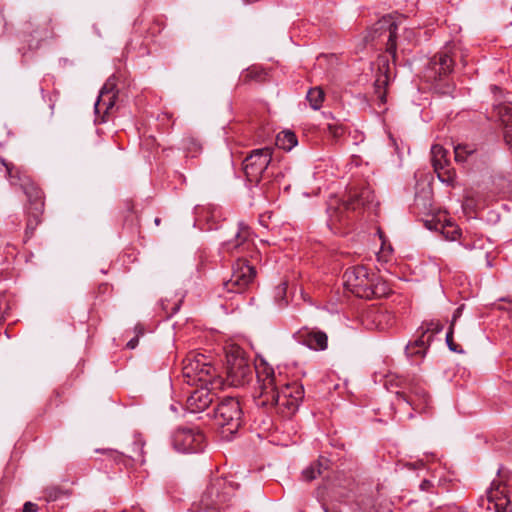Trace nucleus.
I'll return each mask as SVG.
<instances>
[{
  "mask_svg": "<svg viewBox=\"0 0 512 512\" xmlns=\"http://www.w3.org/2000/svg\"><path fill=\"white\" fill-rule=\"evenodd\" d=\"M256 372L258 395L256 404L266 410H274L283 418H290L296 413L304 397V389L298 383L282 384L274 369L264 360L252 366L242 355L227 358V380L234 387L244 386Z\"/></svg>",
  "mask_w": 512,
  "mask_h": 512,
  "instance_id": "nucleus-1",
  "label": "nucleus"
},
{
  "mask_svg": "<svg viewBox=\"0 0 512 512\" xmlns=\"http://www.w3.org/2000/svg\"><path fill=\"white\" fill-rule=\"evenodd\" d=\"M343 279L345 287L359 298L372 299L390 293L388 284L376 274H369L363 266L348 268Z\"/></svg>",
  "mask_w": 512,
  "mask_h": 512,
  "instance_id": "nucleus-2",
  "label": "nucleus"
},
{
  "mask_svg": "<svg viewBox=\"0 0 512 512\" xmlns=\"http://www.w3.org/2000/svg\"><path fill=\"white\" fill-rule=\"evenodd\" d=\"M236 490V484L225 477H213L203 492L200 503V512H219L231 500Z\"/></svg>",
  "mask_w": 512,
  "mask_h": 512,
  "instance_id": "nucleus-3",
  "label": "nucleus"
},
{
  "mask_svg": "<svg viewBox=\"0 0 512 512\" xmlns=\"http://www.w3.org/2000/svg\"><path fill=\"white\" fill-rule=\"evenodd\" d=\"M182 371L189 385H210L215 388L219 384L216 369L202 354L187 357Z\"/></svg>",
  "mask_w": 512,
  "mask_h": 512,
  "instance_id": "nucleus-4",
  "label": "nucleus"
},
{
  "mask_svg": "<svg viewBox=\"0 0 512 512\" xmlns=\"http://www.w3.org/2000/svg\"><path fill=\"white\" fill-rule=\"evenodd\" d=\"M215 420L222 428V435L235 434L242 422V410L239 401L233 397L224 398L215 409Z\"/></svg>",
  "mask_w": 512,
  "mask_h": 512,
  "instance_id": "nucleus-5",
  "label": "nucleus"
},
{
  "mask_svg": "<svg viewBox=\"0 0 512 512\" xmlns=\"http://www.w3.org/2000/svg\"><path fill=\"white\" fill-rule=\"evenodd\" d=\"M374 198L372 190L367 186L351 189L348 198L340 206L333 208L332 204L329 205L330 218L332 221L342 222L344 211L356 210L360 207H370L374 202Z\"/></svg>",
  "mask_w": 512,
  "mask_h": 512,
  "instance_id": "nucleus-6",
  "label": "nucleus"
},
{
  "mask_svg": "<svg viewBox=\"0 0 512 512\" xmlns=\"http://www.w3.org/2000/svg\"><path fill=\"white\" fill-rule=\"evenodd\" d=\"M272 160L271 148L265 147L253 150L243 162V170L250 183H259L265 176Z\"/></svg>",
  "mask_w": 512,
  "mask_h": 512,
  "instance_id": "nucleus-7",
  "label": "nucleus"
},
{
  "mask_svg": "<svg viewBox=\"0 0 512 512\" xmlns=\"http://www.w3.org/2000/svg\"><path fill=\"white\" fill-rule=\"evenodd\" d=\"M256 271L253 266L249 265L245 260H237L233 265L230 278L224 281V289L228 292L242 293L252 283Z\"/></svg>",
  "mask_w": 512,
  "mask_h": 512,
  "instance_id": "nucleus-8",
  "label": "nucleus"
},
{
  "mask_svg": "<svg viewBox=\"0 0 512 512\" xmlns=\"http://www.w3.org/2000/svg\"><path fill=\"white\" fill-rule=\"evenodd\" d=\"M174 448L182 453H197L203 449L204 435L191 428L177 429L172 438Z\"/></svg>",
  "mask_w": 512,
  "mask_h": 512,
  "instance_id": "nucleus-9",
  "label": "nucleus"
},
{
  "mask_svg": "<svg viewBox=\"0 0 512 512\" xmlns=\"http://www.w3.org/2000/svg\"><path fill=\"white\" fill-rule=\"evenodd\" d=\"M397 30L398 25L392 20L391 17H383L374 25L372 30L375 34L372 36V40L379 38L383 41H386V51L392 56L393 59L396 58Z\"/></svg>",
  "mask_w": 512,
  "mask_h": 512,
  "instance_id": "nucleus-10",
  "label": "nucleus"
},
{
  "mask_svg": "<svg viewBox=\"0 0 512 512\" xmlns=\"http://www.w3.org/2000/svg\"><path fill=\"white\" fill-rule=\"evenodd\" d=\"M453 60L448 51H441L433 56L428 64L425 77L428 81H436L449 74L453 69Z\"/></svg>",
  "mask_w": 512,
  "mask_h": 512,
  "instance_id": "nucleus-11",
  "label": "nucleus"
},
{
  "mask_svg": "<svg viewBox=\"0 0 512 512\" xmlns=\"http://www.w3.org/2000/svg\"><path fill=\"white\" fill-rule=\"evenodd\" d=\"M295 338L299 343L315 351H324L328 347L327 334L317 329L302 328L296 332Z\"/></svg>",
  "mask_w": 512,
  "mask_h": 512,
  "instance_id": "nucleus-12",
  "label": "nucleus"
},
{
  "mask_svg": "<svg viewBox=\"0 0 512 512\" xmlns=\"http://www.w3.org/2000/svg\"><path fill=\"white\" fill-rule=\"evenodd\" d=\"M116 86V77H109L100 90V94L95 103V112L97 114H100L101 112L107 114L114 107L116 100Z\"/></svg>",
  "mask_w": 512,
  "mask_h": 512,
  "instance_id": "nucleus-13",
  "label": "nucleus"
},
{
  "mask_svg": "<svg viewBox=\"0 0 512 512\" xmlns=\"http://www.w3.org/2000/svg\"><path fill=\"white\" fill-rule=\"evenodd\" d=\"M209 386L210 385H200V388L195 389L188 396L186 406L191 413L201 412L212 403L214 394L211 392V389L213 388Z\"/></svg>",
  "mask_w": 512,
  "mask_h": 512,
  "instance_id": "nucleus-14",
  "label": "nucleus"
},
{
  "mask_svg": "<svg viewBox=\"0 0 512 512\" xmlns=\"http://www.w3.org/2000/svg\"><path fill=\"white\" fill-rule=\"evenodd\" d=\"M396 396L398 400L407 403L416 411L423 412L428 408L429 396L424 388L420 386L411 387L408 393L397 391Z\"/></svg>",
  "mask_w": 512,
  "mask_h": 512,
  "instance_id": "nucleus-15",
  "label": "nucleus"
},
{
  "mask_svg": "<svg viewBox=\"0 0 512 512\" xmlns=\"http://www.w3.org/2000/svg\"><path fill=\"white\" fill-rule=\"evenodd\" d=\"M494 112L503 127L504 139L512 152V103L503 102L494 105Z\"/></svg>",
  "mask_w": 512,
  "mask_h": 512,
  "instance_id": "nucleus-16",
  "label": "nucleus"
},
{
  "mask_svg": "<svg viewBox=\"0 0 512 512\" xmlns=\"http://www.w3.org/2000/svg\"><path fill=\"white\" fill-rule=\"evenodd\" d=\"M366 326L370 329L385 330L394 323V315L385 309H373L366 314Z\"/></svg>",
  "mask_w": 512,
  "mask_h": 512,
  "instance_id": "nucleus-17",
  "label": "nucleus"
},
{
  "mask_svg": "<svg viewBox=\"0 0 512 512\" xmlns=\"http://www.w3.org/2000/svg\"><path fill=\"white\" fill-rule=\"evenodd\" d=\"M0 172L5 173V177L13 186H20L22 188L30 180L24 170L4 158H0Z\"/></svg>",
  "mask_w": 512,
  "mask_h": 512,
  "instance_id": "nucleus-18",
  "label": "nucleus"
},
{
  "mask_svg": "<svg viewBox=\"0 0 512 512\" xmlns=\"http://www.w3.org/2000/svg\"><path fill=\"white\" fill-rule=\"evenodd\" d=\"M250 236L249 228L240 223L235 234V239L224 242V247L227 251L239 250L245 252L249 250L251 246Z\"/></svg>",
  "mask_w": 512,
  "mask_h": 512,
  "instance_id": "nucleus-19",
  "label": "nucleus"
},
{
  "mask_svg": "<svg viewBox=\"0 0 512 512\" xmlns=\"http://www.w3.org/2000/svg\"><path fill=\"white\" fill-rule=\"evenodd\" d=\"M489 502L494 503L495 512H506V505L509 503L505 487L499 481H492L487 490Z\"/></svg>",
  "mask_w": 512,
  "mask_h": 512,
  "instance_id": "nucleus-20",
  "label": "nucleus"
},
{
  "mask_svg": "<svg viewBox=\"0 0 512 512\" xmlns=\"http://www.w3.org/2000/svg\"><path fill=\"white\" fill-rule=\"evenodd\" d=\"M24 193L29 199L30 207L28 210H34L33 215L38 217L42 214L44 209L43 193L42 191L29 180L27 184L22 187Z\"/></svg>",
  "mask_w": 512,
  "mask_h": 512,
  "instance_id": "nucleus-21",
  "label": "nucleus"
},
{
  "mask_svg": "<svg viewBox=\"0 0 512 512\" xmlns=\"http://www.w3.org/2000/svg\"><path fill=\"white\" fill-rule=\"evenodd\" d=\"M427 334L422 331V334L416 339L414 342H410L406 346V354L409 357H413L415 355L424 356L431 340V336H426Z\"/></svg>",
  "mask_w": 512,
  "mask_h": 512,
  "instance_id": "nucleus-22",
  "label": "nucleus"
},
{
  "mask_svg": "<svg viewBox=\"0 0 512 512\" xmlns=\"http://www.w3.org/2000/svg\"><path fill=\"white\" fill-rule=\"evenodd\" d=\"M447 150L441 145L435 144L431 148V161L434 170L443 169V165H448L449 160L447 158Z\"/></svg>",
  "mask_w": 512,
  "mask_h": 512,
  "instance_id": "nucleus-23",
  "label": "nucleus"
},
{
  "mask_svg": "<svg viewBox=\"0 0 512 512\" xmlns=\"http://www.w3.org/2000/svg\"><path fill=\"white\" fill-rule=\"evenodd\" d=\"M323 469H327V460L319 459L302 471V477L306 481H312L321 475Z\"/></svg>",
  "mask_w": 512,
  "mask_h": 512,
  "instance_id": "nucleus-24",
  "label": "nucleus"
},
{
  "mask_svg": "<svg viewBox=\"0 0 512 512\" xmlns=\"http://www.w3.org/2000/svg\"><path fill=\"white\" fill-rule=\"evenodd\" d=\"M276 145L286 151H290L297 145V137L291 131H282L276 136Z\"/></svg>",
  "mask_w": 512,
  "mask_h": 512,
  "instance_id": "nucleus-25",
  "label": "nucleus"
},
{
  "mask_svg": "<svg viewBox=\"0 0 512 512\" xmlns=\"http://www.w3.org/2000/svg\"><path fill=\"white\" fill-rule=\"evenodd\" d=\"M475 153V147L470 144H459L454 148L455 160L457 162H465L472 158Z\"/></svg>",
  "mask_w": 512,
  "mask_h": 512,
  "instance_id": "nucleus-26",
  "label": "nucleus"
},
{
  "mask_svg": "<svg viewBox=\"0 0 512 512\" xmlns=\"http://www.w3.org/2000/svg\"><path fill=\"white\" fill-rule=\"evenodd\" d=\"M389 77L386 73L377 77L374 82L375 95L382 102H386V86L388 85Z\"/></svg>",
  "mask_w": 512,
  "mask_h": 512,
  "instance_id": "nucleus-27",
  "label": "nucleus"
},
{
  "mask_svg": "<svg viewBox=\"0 0 512 512\" xmlns=\"http://www.w3.org/2000/svg\"><path fill=\"white\" fill-rule=\"evenodd\" d=\"M307 100L310 103V106L317 110L321 107L323 99H324V92L321 88L315 87L311 88L307 93Z\"/></svg>",
  "mask_w": 512,
  "mask_h": 512,
  "instance_id": "nucleus-28",
  "label": "nucleus"
},
{
  "mask_svg": "<svg viewBox=\"0 0 512 512\" xmlns=\"http://www.w3.org/2000/svg\"><path fill=\"white\" fill-rule=\"evenodd\" d=\"M441 233L447 240L455 241L460 236V229L457 225L447 222L445 225H442Z\"/></svg>",
  "mask_w": 512,
  "mask_h": 512,
  "instance_id": "nucleus-29",
  "label": "nucleus"
},
{
  "mask_svg": "<svg viewBox=\"0 0 512 512\" xmlns=\"http://www.w3.org/2000/svg\"><path fill=\"white\" fill-rule=\"evenodd\" d=\"M264 78H265V72L263 70H261V69L255 68V67L247 69L241 75V79L244 82H249V81H252V80L262 81Z\"/></svg>",
  "mask_w": 512,
  "mask_h": 512,
  "instance_id": "nucleus-30",
  "label": "nucleus"
},
{
  "mask_svg": "<svg viewBox=\"0 0 512 512\" xmlns=\"http://www.w3.org/2000/svg\"><path fill=\"white\" fill-rule=\"evenodd\" d=\"M448 165H443V169L434 170L437 173L439 180L446 184H453L455 179V173L450 169Z\"/></svg>",
  "mask_w": 512,
  "mask_h": 512,
  "instance_id": "nucleus-31",
  "label": "nucleus"
},
{
  "mask_svg": "<svg viewBox=\"0 0 512 512\" xmlns=\"http://www.w3.org/2000/svg\"><path fill=\"white\" fill-rule=\"evenodd\" d=\"M33 32V37L38 41H43L53 37V31L48 24L44 25L42 28H37Z\"/></svg>",
  "mask_w": 512,
  "mask_h": 512,
  "instance_id": "nucleus-32",
  "label": "nucleus"
},
{
  "mask_svg": "<svg viewBox=\"0 0 512 512\" xmlns=\"http://www.w3.org/2000/svg\"><path fill=\"white\" fill-rule=\"evenodd\" d=\"M62 494V491L57 487H48L44 491V497L47 501H55Z\"/></svg>",
  "mask_w": 512,
  "mask_h": 512,
  "instance_id": "nucleus-33",
  "label": "nucleus"
},
{
  "mask_svg": "<svg viewBox=\"0 0 512 512\" xmlns=\"http://www.w3.org/2000/svg\"><path fill=\"white\" fill-rule=\"evenodd\" d=\"M327 129L329 131V134L335 139L341 137L345 132L344 127L336 123L328 124Z\"/></svg>",
  "mask_w": 512,
  "mask_h": 512,
  "instance_id": "nucleus-34",
  "label": "nucleus"
},
{
  "mask_svg": "<svg viewBox=\"0 0 512 512\" xmlns=\"http://www.w3.org/2000/svg\"><path fill=\"white\" fill-rule=\"evenodd\" d=\"M443 329V326L438 322H430L426 324V328L423 330L428 336L438 334Z\"/></svg>",
  "mask_w": 512,
  "mask_h": 512,
  "instance_id": "nucleus-35",
  "label": "nucleus"
},
{
  "mask_svg": "<svg viewBox=\"0 0 512 512\" xmlns=\"http://www.w3.org/2000/svg\"><path fill=\"white\" fill-rule=\"evenodd\" d=\"M33 212L34 210H28V214H29V219H28V222H27V228H26V234H28L29 232L32 233V231L35 229L36 225L40 222V215L38 217H35L33 215Z\"/></svg>",
  "mask_w": 512,
  "mask_h": 512,
  "instance_id": "nucleus-36",
  "label": "nucleus"
},
{
  "mask_svg": "<svg viewBox=\"0 0 512 512\" xmlns=\"http://www.w3.org/2000/svg\"><path fill=\"white\" fill-rule=\"evenodd\" d=\"M453 323H451L449 330L446 334V343L451 351L458 352L457 345L453 342Z\"/></svg>",
  "mask_w": 512,
  "mask_h": 512,
  "instance_id": "nucleus-37",
  "label": "nucleus"
},
{
  "mask_svg": "<svg viewBox=\"0 0 512 512\" xmlns=\"http://www.w3.org/2000/svg\"><path fill=\"white\" fill-rule=\"evenodd\" d=\"M161 305H162V308L165 310L167 316H172L178 312V310L180 308V301H178L177 303H174L171 307L169 306L168 303L166 304L165 301H162Z\"/></svg>",
  "mask_w": 512,
  "mask_h": 512,
  "instance_id": "nucleus-38",
  "label": "nucleus"
},
{
  "mask_svg": "<svg viewBox=\"0 0 512 512\" xmlns=\"http://www.w3.org/2000/svg\"><path fill=\"white\" fill-rule=\"evenodd\" d=\"M38 510V506L32 502H26L23 506L22 512H36Z\"/></svg>",
  "mask_w": 512,
  "mask_h": 512,
  "instance_id": "nucleus-39",
  "label": "nucleus"
},
{
  "mask_svg": "<svg viewBox=\"0 0 512 512\" xmlns=\"http://www.w3.org/2000/svg\"><path fill=\"white\" fill-rule=\"evenodd\" d=\"M462 310H463V306H460V307H458V308L454 311V313H453V318H452V322H451V323H453V325L455 324V321H456V320L461 316V314H462Z\"/></svg>",
  "mask_w": 512,
  "mask_h": 512,
  "instance_id": "nucleus-40",
  "label": "nucleus"
},
{
  "mask_svg": "<svg viewBox=\"0 0 512 512\" xmlns=\"http://www.w3.org/2000/svg\"><path fill=\"white\" fill-rule=\"evenodd\" d=\"M138 345V338L134 337L127 342V347L129 349H134Z\"/></svg>",
  "mask_w": 512,
  "mask_h": 512,
  "instance_id": "nucleus-41",
  "label": "nucleus"
},
{
  "mask_svg": "<svg viewBox=\"0 0 512 512\" xmlns=\"http://www.w3.org/2000/svg\"><path fill=\"white\" fill-rule=\"evenodd\" d=\"M431 486H432V484H431V482H430V481H428V480H423V481L421 482V484H420V488H421V490H424V491L428 490Z\"/></svg>",
  "mask_w": 512,
  "mask_h": 512,
  "instance_id": "nucleus-42",
  "label": "nucleus"
},
{
  "mask_svg": "<svg viewBox=\"0 0 512 512\" xmlns=\"http://www.w3.org/2000/svg\"><path fill=\"white\" fill-rule=\"evenodd\" d=\"M491 90H492L493 93H496V92L500 91V88L497 87V86H492Z\"/></svg>",
  "mask_w": 512,
  "mask_h": 512,
  "instance_id": "nucleus-43",
  "label": "nucleus"
},
{
  "mask_svg": "<svg viewBox=\"0 0 512 512\" xmlns=\"http://www.w3.org/2000/svg\"><path fill=\"white\" fill-rule=\"evenodd\" d=\"M324 512H340L336 509H328V508H324Z\"/></svg>",
  "mask_w": 512,
  "mask_h": 512,
  "instance_id": "nucleus-44",
  "label": "nucleus"
},
{
  "mask_svg": "<svg viewBox=\"0 0 512 512\" xmlns=\"http://www.w3.org/2000/svg\"><path fill=\"white\" fill-rule=\"evenodd\" d=\"M159 223H160V219H159V218H156V219H155V224H156V225H159Z\"/></svg>",
  "mask_w": 512,
  "mask_h": 512,
  "instance_id": "nucleus-45",
  "label": "nucleus"
}]
</instances>
